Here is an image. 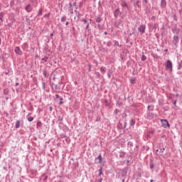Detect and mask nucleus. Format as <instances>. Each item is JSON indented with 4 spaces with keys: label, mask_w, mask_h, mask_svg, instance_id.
Returning <instances> with one entry per match:
<instances>
[{
    "label": "nucleus",
    "mask_w": 182,
    "mask_h": 182,
    "mask_svg": "<svg viewBox=\"0 0 182 182\" xmlns=\"http://www.w3.org/2000/svg\"><path fill=\"white\" fill-rule=\"evenodd\" d=\"M165 68L166 70H168L169 72L173 71V63H172L171 60H168L167 61H166Z\"/></svg>",
    "instance_id": "obj_1"
},
{
    "label": "nucleus",
    "mask_w": 182,
    "mask_h": 182,
    "mask_svg": "<svg viewBox=\"0 0 182 182\" xmlns=\"http://www.w3.org/2000/svg\"><path fill=\"white\" fill-rule=\"evenodd\" d=\"M60 85H58L53 82H52L51 86L53 87V89L55 91V92H60L61 90H63L64 88V87H61V85L63 84L62 82H59Z\"/></svg>",
    "instance_id": "obj_2"
},
{
    "label": "nucleus",
    "mask_w": 182,
    "mask_h": 182,
    "mask_svg": "<svg viewBox=\"0 0 182 182\" xmlns=\"http://www.w3.org/2000/svg\"><path fill=\"white\" fill-rule=\"evenodd\" d=\"M119 5L122 7V11H126L129 9V6L125 0L119 1Z\"/></svg>",
    "instance_id": "obj_3"
},
{
    "label": "nucleus",
    "mask_w": 182,
    "mask_h": 182,
    "mask_svg": "<svg viewBox=\"0 0 182 182\" xmlns=\"http://www.w3.org/2000/svg\"><path fill=\"white\" fill-rule=\"evenodd\" d=\"M146 26L144 24H142L138 27V31L141 33V34H144L146 31Z\"/></svg>",
    "instance_id": "obj_4"
},
{
    "label": "nucleus",
    "mask_w": 182,
    "mask_h": 182,
    "mask_svg": "<svg viewBox=\"0 0 182 182\" xmlns=\"http://www.w3.org/2000/svg\"><path fill=\"white\" fill-rule=\"evenodd\" d=\"M161 122L162 123V125L164 128H167L170 127V124L167 119H161Z\"/></svg>",
    "instance_id": "obj_5"
},
{
    "label": "nucleus",
    "mask_w": 182,
    "mask_h": 182,
    "mask_svg": "<svg viewBox=\"0 0 182 182\" xmlns=\"http://www.w3.org/2000/svg\"><path fill=\"white\" fill-rule=\"evenodd\" d=\"M33 9V7L31 5V4H28L26 5V7H25V10H26L28 13L32 12Z\"/></svg>",
    "instance_id": "obj_6"
},
{
    "label": "nucleus",
    "mask_w": 182,
    "mask_h": 182,
    "mask_svg": "<svg viewBox=\"0 0 182 182\" xmlns=\"http://www.w3.org/2000/svg\"><path fill=\"white\" fill-rule=\"evenodd\" d=\"M172 43L174 45H177L179 43V38H178V36H173V38Z\"/></svg>",
    "instance_id": "obj_7"
},
{
    "label": "nucleus",
    "mask_w": 182,
    "mask_h": 182,
    "mask_svg": "<svg viewBox=\"0 0 182 182\" xmlns=\"http://www.w3.org/2000/svg\"><path fill=\"white\" fill-rule=\"evenodd\" d=\"M102 161V155L98 156V157H97V159H95V163L97 164H101Z\"/></svg>",
    "instance_id": "obj_8"
},
{
    "label": "nucleus",
    "mask_w": 182,
    "mask_h": 182,
    "mask_svg": "<svg viewBox=\"0 0 182 182\" xmlns=\"http://www.w3.org/2000/svg\"><path fill=\"white\" fill-rule=\"evenodd\" d=\"M15 52L16 54L19 55H21L23 54V52L21 51V50L20 49L19 47H16L15 48Z\"/></svg>",
    "instance_id": "obj_9"
},
{
    "label": "nucleus",
    "mask_w": 182,
    "mask_h": 182,
    "mask_svg": "<svg viewBox=\"0 0 182 182\" xmlns=\"http://www.w3.org/2000/svg\"><path fill=\"white\" fill-rule=\"evenodd\" d=\"M160 6L161 9H164L166 6V0H161V4Z\"/></svg>",
    "instance_id": "obj_10"
},
{
    "label": "nucleus",
    "mask_w": 182,
    "mask_h": 182,
    "mask_svg": "<svg viewBox=\"0 0 182 182\" xmlns=\"http://www.w3.org/2000/svg\"><path fill=\"white\" fill-rule=\"evenodd\" d=\"M179 32H180V29L177 28L176 27H175L172 29V33L173 34L178 35V34H179Z\"/></svg>",
    "instance_id": "obj_11"
},
{
    "label": "nucleus",
    "mask_w": 182,
    "mask_h": 182,
    "mask_svg": "<svg viewBox=\"0 0 182 182\" xmlns=\"http://www.w3.org/2000/svg\"><path fill=\"white\" fill-rule=\"evenodd\" d=\"M141 1L139 0L136 1V2L134 3V6L141 8V6L139 4Z\"/></svg>",
    "instance_id": "obj_12"
},
{
    "label": "nucleus",
    "mask_w": 182,
    "mask_h": 182,
    "mask_svg": "<svg viewBox=\"0 0 182 182\" xmlns=\"http://www.w3.org/2000/svg\"><path fill=\"white\" fill-rule=\"evenodd\" d=\"M100 70L101 71V73L105 75L106 73V68L105 67H101V68L100 69Z\"/></svg>",
    "instance_id": "obj_13"
},
{
    "label": "nucleus",
    "mask_w": 182,
    "mask_h": 182,
    "mask_svg": "<svg viewBox=\"0 0 182 182\" xmlns=\"http://www.w3.org/2000/svg\"><path fill=\"white\" fill-rule=\"evenodd\" d=\"M141 60L142 61H145V60H146V57L145 56L144 52H142V57H141Z\"/></svg>",
    "instance_id": "obj_14"
},
{
    "label": "nucleus",
    "mask_w": 182,
    "mask_h": 182,
    "mask_svg": "<svg viewBox=\"0 0 182 182\" xmlns=\"http://www.w3.org/2000/svg\"><path fill=\"white\" fill-rule=\"evenodd\" d=\"M121 23H122V22L119 21H117L116 23H115V27H117V28H119V26H120V25H121Z\"/></svg>",
    "instance_id": "obj_15"
},
{
    "label": "nucleus",
    "mask_w": 182,
    "mask_h": 182,
    "mask_svg": "<svg viewBox=\"0 0 182 182\" xmlns=\"http://www.w3.org/2000/svg\"><path fill=\"white\" fill-rule=\"evenodd\" d=\"M102 21L100 17H95V21H97V23H100Z\"/></svg>",
    "instance_id": "obj_16"
},
{
    "label": "nucleus",
    "mask_w": 182,
    "mask_h": 182,
    "mask_svg": "<svg viewBox=\"0 0 182 182\" xmlns=\"http://www.w3.org/2000/svg\"><path fill=\"white\" fill-rule=\"evenodd\" d=\"M75 15H77V18H78V19H80L81 17L82 16V15L80 12H77Z\"/></svg>",
    "instance_id": "obj_17"
},
{
    "label": "nucleus",
    "mask_w": 182,
    "mask_h": 182,
    "mask_svg": "<svg viewBox=\"0 0 182 182\" xmlns=\"http://www.w3.org/2000/svg\"><path fill=\"white\" fill-rule=\"evenodd\" d=\"M20 124H21V122L17 121L16 123V128L18 129L20 127Z\"/></svg>",
    "instance_id": "obj_18"
},
{
    "label": "nucleus",
    "mask_w": 182,
    "mask_h": 182,
    "mask_svg": "<svg viewBox=\"0 0 182 182\" xmlns=\"http://www.w3.org/2000/svg\"><path fill=\"white\" fill-rule=\"evenodd\" d=\"M136 124V122L134 119H132L131 122H129V124L131 126H134Z\"/></svg>",
    "instance_id": "obj_19"
},
{
    "label": "nucleus",
    "mask_w": 182,
    "mask_h": 182,
    "mask_svg": "<svg viewBox=\"0 0 182 182\" xmlns=\"http://www.w3.org/2000/svg\"><path fill=\"white\" fill-rule=\"evenodd\" d=\"M27 119H28V120L29 122H32V121L34 119L33 117H29V116H27Z\"/></svg>",
    "instance_id": "obj_20"
},
{
    "label": "nucleus",
    "mask_w": 182,
    "mask_h": 182,
    "mask_svg": "<svg viewBox=\"0 0 182 182\" xmlns=\"http://www.w3.org/2000/svg\"><path fill=\"white\" fill-rule=\"evenodd\" d=\"M130 81H131V83H132V84H135V83H136V78H132V79L130 80Z\"/></svg>",
    "instance_id": "obj_21"
},
{
    "label": "nucleus",
    "mask_w": 182,
    "mask_h": 182,
    "mask_svg": "<svg viewBox=\"0 0 182 182\" xmlns=\"http://www.w3.org/2000/svg\"><path fill=\"white\" fill-rule=\"evenodd\" d=\"M98 173H100L99 174V176H101V175L102 174V168L101 167V168H100V170H98Z\"/></svg>",
    "instance_id": "obj_22"
},
{
    "label": "nucleus",
    "mask_w": 182,
    "mask_h": 182,
    "mask_svg": "<svg viewBox=\"0 0 182 182\" xmlns=\"http://www.w3.org/2000/svg\"><path fill=\"white\" fill-rule=\"evenodd\" d=\"M43 15V9H41L38 11V16H42Z\"/></svg>",
    "instance_id": "obj_23"
},
{
    "label": "nucleus",
    "mask_w": 182,
    "mask_h": 182,
    "mask_svg": "<svg viewBox=\"0 0 182 182\" xmlns=\"http://www.w3.org/2000/svg\"><path fill=\"white\" fill-rule=\"evenodd\" d=\"M105 106H107V107H109L110 106V103L107 100H105Z\"/></svg>",
    "instance_id": "obj_24"
},
{
    "label": "nucleus",
    "mask_w": 182,
    "mask_h": 182,
    "mask_svg": "<svg viewBox=\"0 0 182 182\" xmlns=\"http://www.w3.org/2000/svg\"><path fill=\"white\" fill-rule=\"evenodd\" d=\"M28 45L26 43H23V49H26V48H28Z\"/></svg>",
    "instance_id": "obj_25"
},
{
    "label": "nucleus",
    "mask_w": 182,
    "mask_h": 182,
    "mask_svg": "<svg viewBox=\"0 0 182 182\" xmlns=\"http://www.w3.org/2000/svg\"><path fill=\"white\" fill-rule=\"evenodd\" d=\"M128 146L132 147L133 146V142L132 141H129L128 142Z\"/></svg>",
    "instance_id": "obj_26"
},
{
    "label": "nucleus",
    "mask_w": 182,
    "mask_h": 182,
    "mask_svg": "<svg viewBox=\"0 0 182 182\" xmlns=\"http://www.w3.org/2000/svg\"><path fill=\"white\" fill-rule=\"evenodd\" d=\"M56 98L60 99V100H63V97H60L59 95H55Z\"/></svg>",
    "instance_id": "obj_27"
},
{
    "label": "nucleus",
    "mask_w": 182,
    "mask_h": 182,
    "mask_svg": "<svg viewBox=\"0 0 182 182\" xmlns=\"http://www.w3.org/2000/svg\"><path fill=\"white\" fill-rule=\"evenodd\" d=\"M114 46H119V43L117 41H114Z\"/></svg>",
    "instance_id": "obj_28"
},
{
    "label": "nucleus",
    "mask_w": 182,
    "mask_h": 182,
    "mask_svg": "<svg viewBox=\"0 0 182 182\" xmlns=\"http://www.w3.org/2000/svg\"><path fill=\"white\" fill-rule=\"evenodd\" d=\"M66 21V16H63L61 18L62 22H65Z\"/></svg>",
    "instance_id": "obj_29"
},
{
    "label": "nucleus",
    "mask_w": 182,
    "mask_h": 182,
    "mask_svg": "<svg viewBox=\"0 0 182 182\" xmlns=\"http://www.w3.org/2000/svg\"><path fill=\"white\" fill-rule=\"evenodd\" d=\"M48 57H45L42 59V60H43L45 63H46L48 61Z\"/></svg>",
    "instance_id": "obj_30"
},
{
    "label": "nucleus",
    "mask_w": 182,
    "mask_h": 182,
    "mask_svg": "<svg viewBox=\"0 0 182 182\" xmlns=\"http://www.w3.org/2000/svg\"><path fill=\"white\" fill-rule=\"evenodd\" d=\"M149 168L153 169L154 168V165L153 164H151Z\"/></svg>",
    "instance_id": "obj_31"
},
{
    "label": "nucleus",
    "mask_w": 182,
    "mask_h": 182,
    "mask_svg": "<svg viewBox=\"0 0 182 182\" xmlns=\"http://www.w3.org/2000/svg\"><path fill=\"white\" fill-rule=\"evenodd\" d=\"M95 75H97V77H100L101 75L99 72L95 73Z\"/></svg>",
    "instance_id": "obj_32"
},
{
    "label": "nucleus",
    "mask_w": 182,
    "mask_h": 182,
    "mask_svg": "<svg viewBox=\"0 0 182 182\" xmlns=\"http://www.w3.org/2000/svg\"><path fill=\"white\" fill-rule=\"evenodd\" d=\"M90 28V23L87 24V26H85V29L89 31Z\"/></svg>",
    "instance_id": "obj_33"
},
{
    "label": "nucleus",
    "mask_w": 182,
    "mask_h": 182,
    "mask_svg": "<svg viewBox=\"0 0 182 182\" xmlns=\"http://www.w3.org/2000/svg\"><path fill=\"white\" fill-rule=\"evenodd\" d=\"M102 178H100L98 179H97V182H102Z\"/></svg>",
    "instance_id": "obj_34"
},
{
    "label": "nucleus",
    "mask_w": 182,
    "mask_h": 182,
    "mask_svg": "<svg viewBox=\"0 0 182 182\" xmlns=\"http://www.w3.org/2000/svg\"><path fill=\"white\" fill-rule=\"evenodd\" d=\"M164 150H165L164 148L161 149H159V152H160V153H163V152L164 151Z\"/></svg>",
    "instance_id": "obj_35"
},
{
    "label": "nucleus",
    "mask_w": 182,
    "mask_h": 182,
    "mask_svg": "<svg viewBox=\"0 0 182 182\" xmlns=\"http://www.w3.org/2000/svg\"><path fill=\"white\" fill-rule=\"evenodd\" d=\"M82 22H84V23H87V21L85 18H82Z\"/></svg>",
    "instance_id": "obj_36"
},
{
    "label": "nucleus",
    "mask_w": 182,
    "mask_h": 182,
    "mask_svg": "<svg viewBox=\"0 0 182 182\" xmlns=\"http://www.w3.org/2000/svg\"><path fill=\"white\" fill-rule=\"evenodd\" d=\"M43 88L45 90L46 89V83L43 82Z\"/></svg>",
    "instance_id": "obj_37"
},
{
    "label": "nucleus",
    "mask_w": 182,
    "mask_h": 182,
    "mask_svg": "<svg viewBox=\"0 0 182 182\" xmlns=\"http://www.w3.org/2000/svg\"><path fill=\"white\" fill-rule=\"evenodd\" d=\"M43 75L46 77L47 76V72L46 70L43 71Z\"/></svg>",
    "instance_id": "obj_38"
},
{
    "label": "nucleus",
    "mask_w": 182,
    "mask_h": 182,
    "mask_svg": "<svg viewBox=\"0 0 182 182\" xmlns=\"http://www.w3.org/2000/svg\"><path fill=\"white\" fill-rule=\"evenodd\" d=\"M97 26L100 28V30H101V29H102V26H101V25H100V24H98Z\"/></svg>",
    "instance_id": "obj_39"
},
{
    "label": "nucleus",
    "mask_w": 182,
    "mask_h": 182,
    "mask_svg": "<svg viewBox=\"0 0 182 182\" xmlns=\"http://www.w3.org/2000/svg\"><path fill=\"white\" fill-rule=\"evenodd\" d=\"M119 112V109H115V114H117Z\"/></svg>",
    "instance_id": "obj_40"
},
{
    "label": "nucleus",
    "mask_w": 182,
    "mask_h": 182,
    "mask_svg": "<svg viewBox=\"0 0 182 182\" xmlns=\"http://www.w3.org/2000/svg\"><path fill=\"white\" fill-rule=\"evenodd\" d=\"M111 77V74L110 73H108V78H110Z\"/></svg>",
    "instance_id": "obj_41"
},
{
    "label": "nucleus",
    "mask_w": 182,
    "mask_h": 182,
    "mask_svg": "<svg viewBox=\"0 0 182 182\" xmlns=\"http://www.w3.org/2000/svg\"><path fill=\"white\" fill-rule=\"evenodd\" d=\"M144 4H148V0H144Z\"/></svg>",
    "instance_id": "obj_42"
},
{
    "label": "nucleus",
    "mask_w": 182,
    "mask_h": 182,
    "mask_svg": "<svg viewBox=\"0 0 182 182\" xmlns=\"http://www.w3.org/2000/svg\"><path fill=\"white\" fill-rule=\"evenodd\" d=\"M118 12H119V9H117V10H115V13H118Z\"/></svg>",
    "instance_id": "obj_43"
},
{
    "label": "nucleus",
    "mask_w": 182,
    "mask_h": 182,
    "mask_svg": "<svg viewBox=\"0 0 182 182\" xmlns=\"http://www.w3.org/2000/svg\"><path fill=\"white\" fill-rule=\"evenodd\" d=\"M153 29H156V25H154Z\"/></svg>",
    "instance_id": "obj_44"
},
{
    "label": "nucleus",
    "mask_w": 182,
    "mask_h": 182,
    "mask_svg": "<svg viewBox=\"0 0 182 182\" xmlns=\"http://www.w3.org/2000/svg\"><path fill=\"white\" fill-rule=\"evenodd\" d=\"M176 102H177V101L175 100V101L173 102V105H176Z\"/></svg>",
    "instance_id": "obj_45"
},
{
    "label": "nucleus",
    "mask_w": 182,
    "mask_h": 182,
    "mask_svg": "<svg viewBox=\"0 0 182 182\" xmlns=\"http://www.w3.org/2000/svg\"><path fill=\"white\" fill-rule=\"evenodd\" d=\"M59 104H60V105H63V100H60V102Z\"/></svg>",
    "instance_id": "obj_46"
},
{
    "label": "nucleus",
    "mask_w": 182,
    "mask_h": 182,
    "mask_svg": "<svg viewBox=\"0 0 182 182\" xmlns=\"http://www.w3.org/2000/svg\"><path fill=\"white\" fill-rule=\"evenodd\" d=\"M181 68V65H178V70H180Z\"/></svg>",
    "instance_id": "obj_47"
},
{
    "label": "nucleus",
    "mask_w": 182,
    "mask_h": 182,
    "mask_svg": "<svg viewBox=\"0 0 182 182\" xmlns=\"http://www.w3.org/2000/svg\"><path fill=\"white\" fill-rule=\"evenodd\" d=\"M70 11L73 14V9H70Z\"/></svg>",
    "instance_id": "obj_48"
},
{
    "label": "nucleus",
    "mask_w": 182,
    "mask_h": 182,
    "mask_svg": "<svg viewBox=\"0 0 182 182\" xmlns=\"http://www.w3.org/2000/svg\"><path fill=\"white\" fill-rule=\"evenodd\" d=\"M149 133L152 134H154V131H150Z\"/></svg>",
    "instance_id": "obj_49"
},
{
    "label": "nucleus",
    "mask_w": 182,
    "mask_h": 182,
    "mask_svg": "<svg viewBox=\"0 0 182 182\" xmlns=\"http://www.w3.org/2000/svg\"><path fill=\"white\" fill-rule=\"evenodd\" d=\"M76 2H75L74 4H73V6H76Z\"/></svg>",
    "instance_id": "obj_50"
},
{
    "label": "nucleus",
    "mask_w": 182,
    "mask_h": 182,
    "mask_svg": "<svg viewBox=\"0 0 182 182\" xmlns=\"http://www.w3.org/2000/svg\"><path fill=\"white\" fill-rule=\"evenodd\" d=\"M18 85H19L18 82H16V86H18Z\"/></svg>",
    "instance_id": "obj_51"
},
{
    "label": "nucleus",
    "mask_w": 182,
    "mask_h": 182,
    "mask_svg": "<svg viewBox=\"0 0 182 182\" xmlns=\"http://www.w3.org/2000/svg\"><path fill=\"white\" fill-rule=\"evenodd\" d=\"M70 7H72V6H73V4H72V3H70Z\"/></svg>",
    "instance_id": "obj_52"
},
{
    "label": "nucleus",
    "mask_w": 182,
    "mask_h": 182,
    "mask_svg": "<svg viewBox=\"0 0 182 182\" xmlns=\"http://www.w3.org/2000/svg\"><path fill=\"white\" fill-rule=\"evenodd\" d=\"M150 107H151V106H148V107H147V109H150Z\"/></svg>",
    "instance_id": "obj_53"
},
{
    "label": "nucleus",
    "mask_w": 182,
    "mask_h": 182,
    "mask_svg": "<svg viewBox=\"0 0 182 182\" xmlns=\"http://www.w3.org/2000/svg\"><path fill=\"white\" fill-rule=\"evenodd\" d=\"M68 24H69V22L68 21V22L66 23V26H68Z\"/></svg>",
    "instance_id": "obj_54"
},
{
    "label": "nucleus",
    "mask_w": 182,
    "mask_h": 182,
    "mask_svg": "<svg viewBox=\"0 0 182 182\" xmlns=\"http://www.w3.org/2000/svg\"><path fill=\"white\" fill-rule=\"evenodd\" d=\"M150 182H154V180H153V179H151V180H150Z\"/></svg>",
    "instance_id": "obj_55"
},
{
    "label": "nucleus",
    "mask_w": 182,
    "mask_h": 182,
    "mask_svg": "<svg viewBox=\"0 0 182 182\" xmlns=\"http://www.w3.org/2000/svg\"><path fill=\"white\" fill-rule=\"evenodd\" d=\"M104 34L107 35V32H104Z\"/></svg>",
    "instance_id": "obj_56"
},
{
    "label": "nucleus",
    "mask_w": 182,
    "mask_h": 182,
    "mask_svg": "<svg viewBox=\"0 0 182 182\" xmlns=\"http://www.w3.org/2000/svg\"><path fill=\"white\" fill-rule=\"evenodd\" d=\"M91 22H92V19H91V18H90V23H91Z\"/></svg>",
    "instance_id": "obj_57"
},
{
    "label": "nucleus",
    "mask_w": 182,
    "mask_h": 182,
    "mask_svg": "<svg viewBox=\"0 0 182 182\" xmlns=\"http://www.w3.org/2000/svg\"><path fill=\"white\" fill-rule=\"evenodd\" d=\"M178 96H179V95H178V94H176V97H178Z\"/></svg>",
    "instance_id": "obj_58"
},
{
    "label": "nucleus",
    "mask_w": 182,
    "mask_h": 182,
    "mask_svg": "<svg viewBox=\"0 0 182 182\" xmlns=\"http://www.w3.org/2000/svg\"><path fill=\"white\" fill-rule=\"evenodd\" d=\"M0 20H1V21H3V20H2V17H1V16L0 17Z\"/></svg>",
    "instance_id": "obj_59"
},
{
    "label": "nucleus",
    "mask_w": 182,
    "mask_h": 182,
    "mask_svg": "<svg viewBox=\"0 0 182 182\" xmlns=\"http://www.w3.org/2000/svg\"><path fill=\"white\" fill-rule=\"evenodd\" d=\"M1 37H0V45H1Z\"/></svg>",
    "instance_id": "obj_60"
},
{
    "label": "nucleus",
    "mask_w": 182,
    "mask_h": 182,
    "mask_svg": "<svg viewBox=\"0 0 182 182\" xmlns=\"http://www.w3.org/2000/svg\"><path fill=\"white\" fill-rule=\"evenodd\" d=\"M53 36V33H51V34H50V36L52 37Z\"/></svg>",
    "instance_id": "obj_61"
},
{
    "label": "nucleus",
    "mask_w": 182,
    "mask_h": 182,
    "mask_svg": "<svg viewBox=\"0 0 182 182\" xmlns=\"http://www.w3.org/2000/svg\"><path fill=\"white\" fill-rule=\"evenodd\" d=\"M31 113H28V116L29 117V115H31Z\"/></svg>",
    "instance_id": "obj_62"
},
{
    "label": "nucleus",
    "mask_w": 182,
    "mask_h": 182,
    "mask_svg": "<svg viewBox=\"0 0 182 182\" xmlns=\"http://www.w3.org/2000/svg\"><path fill=\"white\" fill-rule=\"evenodd\" d=\"M50 110H52V109H53V108L50 107Z\"/></svg>",
    "instance_id": "obj_63"
},
{
    "label": "nucleus",
    "mask_w": 182,
    "mask_h": 182,
    "mask_svg": "<svg viewBox=\"0 0 182 182\" xmlns=\"http://www.w3.org/2000/svg\"><path fill=\"white\" fill-rule=\"evenodd\" d=\"M156 152H158V151H159V149H157V150H156Z\"/></svg>",
    "instance_id": "obj_64"
}]
</instances>
